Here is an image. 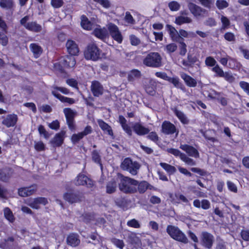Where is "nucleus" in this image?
Returning a JSON list of instances; mask_svg holds the SVG:
<instances>
[{
	"instance_id": "052dcab7",
	"label": "nucleus",
	"mask_w": 249,
	"mask_h": 249,
	"mask_svg": "<svg viewBox=\"0 0 249 249\" xmlns=\"http://www.w3.org/2000/svg\"><path fill=\"white\" fill-rule=\"evenodd\" d=\"M38 131L40 135H43L45 138L48 139L50 137V134L45 130L44 127L40 125L38 127Z\"/></svg>"
},
{
	"instance_id": "f3484780",
	"label": "nucleus",
	"mask_w": 249,
	"mask_h": 249,
	"mask_svg": "<svg viewBox=\"0 0 249 249\" xmlns=\"http://www.w3.org/2000/svg\"><path fill=\"white\" fill-rule=\"evenodd\" d=\"M67 244L71 247H76L80 243L79 236L75 233H70L68 235L66 239Z\"/></svg>"
},
{
	"instance_id": "c756f323",
	"label": "nucleus",
	"mask_w": 249,
	"mask_h": 249,
	"mask_svg": "<svg viewBox=\"0 0 249 249\" xmlns=\"http://www.w3.org/2000/svg\"><path fill=\"white\" fill-rule=\"evenodd\" d=\"M26 29L34 32H39L42 30V27L36 22H28Z\"/></svg>"
},
{
	"instance_id": "ddd939ff",
	"label": "nucleus",
	"mask_w": 249,
	"mask_h": 249,
	"mask_svg": "<svg viewBox=\"0 0 249 249\" xmlns=\"http://www.w3.org/2000/svg\"><path fill=\"white\" fill-rule=\"evenodd\" d=\"M48 203L47 199L45 197H39L34 199H29L26 203L31 208L36 209L39 208V205H45Z\"/></svg>"
},
{
	"instance_id": "79ce46f5",
	"label": "nucleus",
	"mask_w": 249,
	"mask_h": 249,
	"mask_svg": "<svg viewBox=\"0 0 249 249\" xmlns=\"http://www.w3.org/2000/svg\"><path fill=\"white\" fill-rule=\"evenodd\" d=\"M92 159L94 162L102 165L101 156L97 150H93L91 153Z\"/></svg>"
},
{
	"instance_id": "ea45409f",
	"label": "nucleus",
	"mask_w": 249,
	"mask_h": 249,
	"mask_svg": "<svg viewBox=\"0 0 249 249\" xmlns=\"http://www.w3.org/2000/svg\"><path fill=\"white\" fill-rule=\"evenodd\" d=\"M93 34L98 38L103 39L107 35L106 31L102 29H95L93 31Z\"/></svg>"
},
{
	"instance_id": "3c124183",
	"label": "nucleus",
	"mask_w": 249,
	"mask_h": 249,
	"mask_svg": "<svg viewBox=\"0 0 249 249\" xmlns=\"http://www.w3.org/2000/svg\"><path fill=\"white\" fill-rule=\"evenodd\" d=\"M63 0H51V4L54 8H59L63 6Z\"/></svg>"
},
{
	"instance_id": "393cba45",
	"label": "nucleus",
	"mask_w": 249,
	"mask_h": 249,
	"mask_svg": "<svg viewBox=\"0 0 249 249\" xmlns=\"http://www.w3.org/2000/svg\"><path fill=\"white\" fill-rule=\"evenodd\" d=\"M181 77L184 80L186 84L190 87H195L196 86V81L193 77L185 73L180 74Z\"/></svg>"
},
{
	"instance_id": "0e129e2a",
	"label": "nucleus",
	"mask_w": 249,
	"mask_h": 249,
	"mask_svg": "<svg viewBox=\"0 0 249 249\" xmlns=\"http://www.w3.org/2000/svg\"><path fill=\"white\" fill-rule=\"evenodd\" d=\"M223 77L225 78L226 80H227L230 83H232L235 80V77L233 76L232 73L230 72H225Z\"/></svg>"
},
{
	"instance_id": "473e14b6",
	"label": "nucleus",
	"mask_w": 249,
	"mask_h": 249,
	"mask_svg": "<svg viewBox=\"0 0 249 249\" xmlns=\"http://www.w3.org/2000/svg\"><path fill=\"white\" fill-rule=\"evenodd\" d=\"M192 20L190 18L185 17L183 16H179L176 18L175 22L180 25L184 23H189L192 22Z\"/></svg>"
},
{
	"instance_id": "37998d69",
	"label": "nucleus",
	"mask_w": 249,
	"mask_h": 249,
	"mask_svg": "<svg viewBox=\"0 0 249 249\" xmlns=\"http://www.w3.org/2000/svg\"><path fill=\"white\" fill-rule=\"evenodd\" d=\"M167 151L176 157H179L181 160L183 157V155H184V153L181 152L179 150L175 148H168L167 149Z\"/></svg>"
},
{
	"instance_id": "f257e3e1",
	"label": "nucleus",
	"mask_w": 249,
	"mask_h": 249,
	"mask_svg": "<svg viewBox=\"0 0 249 249\" xmlns=\"http://www.w3.org/2000/svg\"><path fill=\"white\" fill-rule=\"evenodd\" d=\"M138 181L127 177L122 176L119 183V190L125 194H133L137 192Z\"/></svg>"
},
{
	"instance_id": "1a4fd4ad",
	"label": "nucleus",
	"mask_w": 249,
	"mask_h": 249,
	"mask_svg": "<svg viewBox=\"0 0 249 249\" xmlns=\"http://www.w3.org/2000/svg\"><path fill=\"white\" fill-rule=\"evenodd\" d=\"M64 113L69 128L71 130H74L75 129L74 118L76 112L70 108H65L64 109Z\"/></svg>"
},
{
	"instance_id": "58836bf2",
	"label": "nucleus",
	"mask_w": 249,
	"mask_h": 249,
	"mask_svg": "<svg viewBox=\"0 0 249 249\" xmlns=\"http://www.w3.org/2000/svg\"><path fill=\"white\" fill-rule=\"evenodd\" d=\"M4 215L5 217L10 222H13L15 217L11 210L8 207L4 209Z\"/></svg>"
},
{
	"instance_id": "c9c22d12",
	"label": "nucleus",
	"mask_w": 249,
	"mask_h": 249,
	"mask_svg": "<svg viewBox=\"0 0 249 249\" xmlns=\"http://www.w3.org/2000/svg\"><path fill=\"white\" fill-rule=\"evenodd\" d=\"M174 112L182 123L184 124H187L189 123V120L182 112L176 109Z\"/></svg>"
},
{
	"instance_id": "4468645a",
	"label": "nucleus",
	"mask_w": 249,
	"mask_h": 249,
	"mask_svg": "<svg viewBox=\"0 0 249 249\" xmlns=\"http://www.w3.org/2000/svg\"><path fill=\"white\" fill-rule=\"evenodd\" d=\"M37 187L34 184L28 187L21 188L18 189V195L22 197H26L34 194L37 190Z\"/></svg>"
},
{
	"instance_id": "a19ab883",
	"label": "nucleus",
	"mask_w": 249,
	"mask_h": 249,
	"mask_svg": "<svg viewBox=\"0 0 249 249\" xmlns=\"http://www.w3.org/2000/svg\"><path fill=\"white\" fill-rule=\"evenodd\" d=\"M205 94L207 95L208 97L211 99H216L218 96H220L221 93L217 92L213 89H210V90L206 91Z\"/></svg>"
},
{
	"instance_id": "2f4dec72",
	"label": "nucleus",
	"mask_w": 249,
	"mask_h": 249,
	"mask_svg": "<svg viewBox=\"0 0 249 249\" xmlns=\"http://www.w3.org/2000/svg\"><path fill=\"white\" fill-rule=\"evenodd\" d=\"M98 124L100 128L104 131H106L108 134L113 136V133L111 127L102 120H98Z\"/></svg>"
},
{
	"instance_id": "f704fd0d",
	"label": "nucleus",
	"mask_w": 249,
	"mask_h": 249,
	"mask_svg": "<svg viewBox=\"0 0 249 249\" xmlns=\"http://www.w3.org/2000/svg\"><path fill=\"white\" fill-rule=\"evenodd\" d=\"M168 81L172 83L176 88L180 89L183 91L185 90V87L181 83L179 82V79L178 78H172L169 77V79H168Z\"/></svg>"
},
{
	"instance_id": "b1692460",
	"label": "nucleus",
	"mask_w": 249,
	"mask_h": 249,
	"mask_svg": "<svg viewBox=\"0 0 249 249\" xmlns=\"http://www.w3.org/2000/svg\"><path fill=\"white\" fill-rule=\"evenodd\" d=\"M134 132L138 135H144L149 133V130L139 123H136L133 126Z\"/></svg>"
},
{
	"instance_id": "72a5a7b5",
	"label": "nucleus",
	"mask_w": 249,
	"mask_h": 249,
	"mask_svg": "<svg viewBox=\"0 0 249 249\" xmlns=\"http://www.w3.org/2000/svg\"><path fill=\"white\" fill-rule=\"evenodd\" d=\"M81 19V25L84 29L89 30L91 29L92 24L85 16L82 15Z\"/></svg>"
},
{
	"instance_id": "49530a36",
	"label": "nucleus",
	"mask_w": 249,
	"mask_h": 249,
	"mask_svg": "<svg viewBox=\"0 0 249 249\" xmlns=\"http://www.w3.org/2000/svg\"><path fill=\"white\" fill-rule=\"evenodd\" d=\"M178 48L177 45L175 43H170L165 47V50L167 53H170L175 52Z\"/></svg>"
},
{
	"instance_id": "6e6552de",
	"label": "nucleus",
	"mask_w": 249,
	"mask_h": 249,
	"mask_svg": "<svg viewBox=\"0 0 249 249\" xmlns=\"http://www.w3.org/2000/svg\"><path fill=\"white\" fill-rule=\"evenodd\" d=\"M201 245L206 248L211 249L214 242L213 236L207 231H203L201 234Z\"/></svg>"
},
{
	"instance_id": "7c9ffc66",
	"label": "nucleus",
	"mask_w": 249,
	"mask_h": 249,
	"mask_svg": "<svg viewBox=\"0 0 249 249\" xmlns=\"http://www.w3.org/2000/svg\"><path fill=\"white\" fill-rule=\"evenodd\" d=\"M137 186H138V188L137 189V191L141 194L144 193L148 188H150L151 189V185L145 181H142L140 182H139L138 181V184Z\"/></svg>"
},
{
	"instance_id": "e433bc0d",
	"label": "nucleus",
	"mask_w": 249,
	"mask_h": 249,
	"mask_svg": "<svg viewBox=\"0 0 249 249\" xmlns=\"http://www.w3.org/2000/svg\"><path fill=\"white\" fill-rule=\"evenodd\" d=\"M141 77V72L137 70H133L131 71L128 75V80L129 82H133L135 79Z\"/></svg>"
},
{
	"instance_id": "a211bd4d",
	"label": "nucleus",
	"mask_w": 249,
	"mask_h": 249,
	"mask_svg": "<svg viewBox=\"0 0 249 249\" xmlns=\"http://www.w3.org/2000/svg\"><path fill=\"white\" fill-rule=\"evenodd\" d=\"M18 121V116L14 114H9L5 117L2 124L7 127H12L16 125Z\"/></svg>"
},
{
	"instance_id": "9b49d317",
	"label": "nucleus",
	"mask_w": 249,
	"mask_h": 249,
	"mask_svg": "<svg viewBox=\"0 0 249 249\" xmlns=\"http://www.w3.org/2000/svg\"><path fill=\"white\" fill-rule=\"evenodd\" d=\"M108 29L112 38L118 43H121L123 40V36L118 27L115 24L110 23L108 24Z\"/></svg>"
},
{
	"instance_id": "6ab92c4d",
	"label": "nucleus",
	"mask_w": 249,
	"mask_h": 249,
	"mask_svg": "<svg viewBox=\"0 0 249 249\" xmlns=\"http://www.w3.org/2000/svg\"><path fill=\"white\" fill-rule=\"evenodd\" d=\"M66 46L68 52L71 55H77L79 53V48L76 43L73 40H68Z\"/></svg>"
},
{
	"instance_id": "69168bd1",
	"label": "nucleus",
	"mask_w": 249,
	"mask_h": 249,
	"mask_svg": "<svg viewBox=\"0 0 249 249\" xmlns=\"http://www.w3.org/2000/svg\"><path fill=\"white\" fill-rule=\"evenodd\" d=\"M224 38L228 41H234L235 40L234 35L231 32L226 33L224 35Z\"/></svg>"
},
{
	"instance_id": "bf43d9fd",
	"label": "nucleus",
	"mask_w": 249,
	"mask_h": 249,
	"mask_svg": "<svg viewBox=\"0 0 249 249\" xmlns=\"http://www.w3.org/2000/svg\"><path fill=\"white\" fill-rule=\"evenodd\" d=\"M84 136L82 132H80L78 134H74L71 137V141L73 142H77L82 139Z\"/></svg>"
},
{
	"instance_id": "9d476101",
	"label": "nucleus",
	"mask_w": 249,
	"mask_h": 249,
	"mask_svg": "<svg viewBox=\"0 0 249 249\" xmlns=\"http://www.w3.org/2000/svg\"><path fill=\"white\" fill-rule=\"evenodd\" d=\"M161 132L166 135H171L175 133H176V136L178 135V131L175 125L169 121H164L161 125Z\"/></svg>"
},
{
	"instance_id": "7ed1b4c3",
	"label": "nucleus",
	"mask_w": 249,
	"mask_h": 249,
	"mask_svg": "<svg viewBox=\"0 0 249 249\" xmlns=\"http://www.w3.org/2000/svg\"><path fill=\"white\" fill-rule=\"evenodd\" d=\"M166 231L174 240L184 244H187L189 242L186 235L176 226L168 225L166 228Z\"/></svg>"
},
{
	"instance_id": "dca6fc26",
	"label": "nucleus",
	"mask_w": 249,
	"mask_h": 249,
	"mask_svg": "<svg viewBox=\"0 0 249 249\" xmlns=\"http://www.w3.org/2000/svg\"><path fill=\"white\" fill-rule=\"evenodd\" d=\"M180 148L185 151L188 156L197 158L199 154L197 149L192 146L188 144H180Z\"/></svg>"
},
{
	"instance_id": "f03ea898",
	"label": "nucleus",
	"mask_w": 249,
	"mask_h": 249,
	"mask_svg": "<svg viewBox=\"0 0 249 249\" xmlns=\"http://www.w3.org/2000/svg\"><path fill=\"white\" fill-rule=\"evenodd\" d=\"M143 64L147 67L158 68L162 66V57L157 52L148 53L142 61Z\"/></svg>"
},
{
	"instance_id": "a18cd8bd",
	"label": "nucleus",
	"mask_w": 249,
	"mask_h": 249,
	"mask_svg": "<svg viewBox=\"0 0 249 249\" xmlns=\"http://www.w3.org/2000/svg\"><path fill=\"white\" fill-rule=\"evenodd\" d=\"M111 241L115 246L120 249H123L124 246V243L122 240L113 238L111 239Z\"/></svg>"
},
{
	"instance_id": "680f3d73",
	"label": "nucleus",
	"mask_w": 249,
	"mask_h": 249,
	"mask_svg": "<svg viewBox=\"0 0 249 249\" xmlns=\"http://www.w3.org/2000/svg\"><path fill=\"white\" fill-rule=\"evenodd\" d=\"M239 85L242 89L249 95V83L245 81H241Z\"/></svg>"
},
{
	"instance_id": "603ef678",
	"label": "nucleus",
	"mask_w": 249,
	"mask_h": 249,
	"mask_svg": "<svg viewBox=\"0 0 249 249\" xmlns=\"http://www.w3.org/2000/svg\"><path fill=\"white\" fill-rule=\"evenodd\" d=\"M131 44L133 46H137L140 44L141 41L136 36L131 35L129 36Z\"/></svg>"
},
{
	"instance_id": "e2e57ef3",
	"label": "nucleus",
	"mask_w": 249,
	"mask_h": 249,
	"mask_svg": "<svg viewBox=\"0 0 249 249\" xmlns=\"http://www.w3.org/2000/svg\"><path fill=\"white\" fill-rule=\"evenodd\" d=\"M212 70L213 71L215 72L219 76L223 77L225 72H224L222 69H221L218 65L214 67L212 69Z\"/></svg>"
},
{
	"instance_id": "8fccbe9b",
	"label": "nucleus",
	"mask_w": 249,
	"mask_h": 249,
	"mask_svg": "<svg viewBox=\"0 0 249 249\" xmlns=\"http://www.w3.org/2000/svg\"><path fill=\"white\" fill-rule=\"evenodd\" d=\"M183 156V157H182L181 160L185 162L187 164L191 166L195 165L196 164V161H194L192 159L188 157L186 154H184V155Z\"/></svg>"
},
{
	"instance_id": "c85d7f7f",
	"label": "nucleus",
	"mask_w": 249,
	"mask_h": 249,
	"mask_svg": "<svg viewBox=\"0 0 249 249\" xmlns=\"http://www.w3.org/2000/svg\"><path fill=\"white\" fill-rule=\"evenodd\" d=\"M52 94L63 103H66L71 105L74 104L75 102L73 99L63 96L58 93H56L54 91H52Z\"/></svg>"
},
{
	"instance_id": "bb28decb",
	"label": "nucleus",
	"mask_w": 249,
	"mask_h": 249,
	"mask_svg": "<svg viewBox=\"0 0 249 249\" xmlns=\"http://www.w3.org/2000/svg\"><path fill=\"white\" fill-rule=\"evenodd\" d=\"M117 188V183L114 180L107 182L106 186V192L108 194L114 193Z\"/></svg>"
},
{
	"instance_id": "0eeeda50",
	"label": "nucleus",
	"mask_w": 249,
	"mask_h": 249,
	"mask_svg": "<svg viewBox=\"0 0 249 249\" xmlns=\"http://www.w3.org/2000/svg\"><path fill=\"white\" fill-rule=\"evenodd\" d=\"M64 198L71 203H77L81 201L84 198V194L82 193L68 192L64 195Z\"/></svg>"
},
{
	"instance_id": "774afa93",
	"label": "nucleus",
	"mask_w": 249,
	"mask_h": 249,
	"mask_svg": "<svg viewBox=\"0 0 249 249\" xmlns=\"http://www.w3.org/2000/svg\"><path fill=\"white\" fill-rule=\"evenodd\" d=\"M116 204L121 208H124L126 204V200L124 198L116 199Z\"/></svg>"
},
{
	"instance_id": "423d86ee",
	"label": "nucleus",
	"mask_w": 249,
	"mask_h": 249,
	"mask_svg": "<svg viewBox=\"0 0 249 249\" xmlns=\"http://www.w3.org/2000/svg\"><path fill=\"white\" fill-rule=\"evenodd\" d=\"M76 186H86L88 188H92L94 186V182L87 176L83 174H79L73 180Z\"/></svg>"
},
{
	"instance_id": "4d7b16f0",
	"label": "nucleus",
	"mask_w": 249,
	"mask_h": 249,
	"mask_svg": "<svg viewBox=\"0 0 249 249\" xmlns=\"http://www.w3.org/2000/svg\"><path fill=\"white\" fill-rule=\"evenodd\" d=\"M94 1L101 4L103 7L106 8H108L110 7V3L108 0H93Z\"/></svg>"
},
{
	"instance_id": "20e7f679",
	"label": "nucleus",
	"mask_w": 249,
	"mask_h": 249,
	"mask_svg": "<svg viewBox=\"0 0 249 249\" xmlns=\"http://www.w3.org/2000/svg\"><path fill=\"white\" fill-rule=\"evenodd\" d=\"M102 51L94 43L89 44L84 51V56L87 60L97 61L101 58Z\"/></svg>"
},
{
	"instance_id": "de8ad7c7",
	"label": "nucleus",
	"mask_w": 249,
	"mask_h": 249,
	"mask_svg": "<svg viewBox=\"0 0 249 249\" xmlns=\"http://www.w3.org/2000/svg\"><path fill=\"white\" fill-rule=\"evenodd\" d=\"M170 9L172 11H178L180 8V4L176 1H172L168 3Z\"/></svg>"
},
{
	"instance_id": "39448f33",
	"label": "nucleus",
	"mask_w": 249,
	"mask_h": 249,
	"mask_svg": "<svg viewBox=\"0 0 249 249\" xmlns=\"http://www.w3.org/2000/svg\"><path fill=\"white\" fill-rule=\"evenodd\" d=\"M140 164L136 161H133L129 158H126L121 164V168L128 172L132 175H136L140 168Z\"/></svg>"
},
{
	"instance_id": "c03bdc74",
	"label": "nucleus",
	"mask_w": 249,
	"mask_h": 249,
	"mask_svg": "<svg viewBox=\"0 0 249 249\" xmlns=\"http://www.w3.org/2000/svg\"><path fill=\"white\" fill-rule=\"evenodd\" d=\"M52 92L54 91L56 93H58L57 91H59L64 94H68L69 93V90L66 88L57 87L56 86H53L52 87Z\"/></svg>"
},
{
	"instance_id": "5fc2aeb1",
	"label": "nucleus",
	"mask_w": 249,
	"mask_h": 249,
	"mask_svg": "<svg viewBox=\"0 0 249 249\" xmlns=\"http://www.w3.org/2000/svg\"><path fill=\"white\" fill-rule=\"evenodd\" d=\"M216 5L220 9L226 8L228 6V2L224 0H217L216 2Z\"/></svg>"
},
{
	"instance_id": "5701e85b",
	"label": "nucleus",
	"mask_w": 249,
	"mask_h": 249,
	"mask_svg": "<svg viewBox=\"0 0 249 249\" xmlns=\"http://www.w3.org/2000/svg\"><path fill=\"white\" fill-rule=\"evenodd\" d=\"M166 29L168 32L171 39L173 41H179V35L178 31L173 26L167 24L166 25Z\"/></svg>"
},
{
	"instance_id": "f8f14e48",
	"label": "nucleus",
	"mask_w": 249,
	"mask_h": 249,
	"mask_svg": "<svg viewBox=\"0 0 249 249\" xmlns=\"http://www.w3.org/2000/svg\"><path fill=\"white\" fill-rule=\"evenodd\" d=\"M188 8L191 13L196 17H204L207 14L205 9L193 3L189 4Z\"/></svg>"
},
{
	"instance_id": "2eb2a0df",
	"label": "nucleus",
	"mask_w": 249,
	"mask_h": 249,
	"mask_svg": "<svg viewBox=\"0 0 249 249\" xmlns=\"http://www.w3.org/2000/svg\"><path fill=\"white\" fill-rule=\"evenodd\" d=\"M90 89L94 96L99 97L103 93L104 88L101 84L97 81L92 82Z\"/></svg>"
},
{
	"instance_id": "338daca9",
	"label": "nucleus",
	"mask_w": 249,
	"mask_h": 249,
	"mask_svg": "<svg viewBox=\"0 0 249 249\" xmlns=\"http://www.w3.org/2000/svg\"><path fill=\"white\" fill-rule=\"evenodd\" d=\"M178 35H179V41H183V37H188L189 34L188 33L183 30V29H180L179 30L178 32Z\"/></svg>"
},
{
	"instance_id": "6e6d98bb",
	"label": "nucleus",
	"mask_w": 249,
	"mask_h": 249,
	"mask_svg": "<svg viewBox=\"0 0 249 249\" xmlns=\"http://www.w3.org/2000/svg\"><path fill=\"white\" fill-rule=\"evenodd\" d=\"M8 43V38L3 32H0V43L3 46H6Z\"/></svg>"
},
{
	"instance_id": "864d4df0",
	"label": "nucleus",
	"mask_w": 249,
	"mask_h": 249,
	"mask_svg": "<svg viewBox=\"0 0 249 249\" xmlns=\"http://www.w3.org/2000/svg\"><path fill=\"white\" fill-rule=\"evenodd\" d=\"M151 85H147L145 88L146 92L151 95H154L155 93V87L154 86V82H151Z\"/></svg>"
},
{
	"instance_id": "13d9d810",
	"label": "nucleus",
	"mask_w": 249,
	"mask_h": 249,
	"mask_svg": "<svg viewBox=\"0 0 249 249\" xmlns=\"http://www.w3.org/2000/svg\"><path fill=\"white\" fill-rule=\"evenodd\" d=\"M205 62L207 66L213 67L215 65L216 61L213 57L209 56L206 57Z\"/></svg>"
},
{
	"instance_id": "a878e982",
	"label": "nucleus",
	"mask_w": 249,
	"mask_h": 249,
	"mask_svg": "<svg viewBox=\"0 0 249 249\" xmlns=\"http://www.w3.org/2000/svg\"><path fill=\"white\" fill-rule=\"evenodd\" d=\"M15 6L14 0H0V7L5 10L13 11Z\"/></svg>"
},
{
	"instance_id": "cd10ccee",
	"label": "nucleus",
	"mask_w": 249,
	"mask_h": 249,
	"mask_svg": "<svg viewBox=\"0 0 249 249\" xmlns=\"http://www.w3.org/2000/svg\"><path fill=\"white\" fill-rule=\"evenodd\" d=\"M30 49L33 53L35 58H38L42 53V49L36 43H32L30 45Z\"/></svg>"
},
{
	"instance_id": "09e8293b",
	"label": "nucleus",
	"mask_w": 249,
	"mask_h": 249,
	"mask_svg": "<svg viewBox=\"0 0 249 249\" xmlns=\"http://www.w3.org/2000/svg\"><path fill=\"white\" fill-rule=\"evenodd\" d=\"M127 225L129 227L134 228H140L141 227L140 224L136 219H132L128 221L127 222Z\"/></svg>"
},
{
	"instance_id": "4c0bfd02",
	"label": "nucleus",
	"mask_w": 249,
	"mask_h": 249,
	"mask_svg": "<svg viewBox=\"0 0 249 249\" xmlns=\"http://www.w3.org/2000/svg\"><path fill=\"white\" fill-rule=\"evenodd\" d=\"M160 165L168 173L173 174L176 172V168L166 163L160 162Z\"/></svg>"
},
{
	"instance_id": "412c9836",
	"label": "nucleus",
	"mask_w": 249,
	"mask_h": 249,
	"mask_svg": "<svg viewBox=\"0 0 249 249\" xmlns=\"http://www.w3.org/2000/svg\"><path fill=\"white\" fill-rule=\"evenodd\" d=\"M65 135V132L64 131L57 133L51 141L52 145L53 147L61 146L63 142Z\"/></svg>"
},
{
	"instance_id": "aec40b11",
	"label": "nucleus",
	"mask_w": 249,
	"mask_h": 249,
	"mask_svg": "<svg viewBox=\"0 0 249 249\" xmlns=\"http://www.w3.org/2000/svg\"><path fill=\"white\" fill-rule=\"evenodd\" d=\"M61 65L66 68H72L76 64V61L73 56L66 55L63 57L60 61Z\"/></svg>"
},
{
	"instance_id": "4be33fe9",
	"label": "nucleus",
	"mask_w": 249,
	"mask_h": 249,
	"mask_svg": "<svg viewBox=\"0 0 249 249\" xmlns=\"http://www.w3.org/2000/svg\"><path fill=\"white\" fill-rule=\"evenodd\" d=\"M12 175V170L9 168H4L0 170V180L7 182Z\"/></svg>"
}]
</instances>
